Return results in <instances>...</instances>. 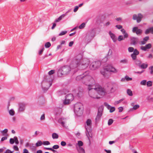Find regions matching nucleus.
I'll return each mask as SVG.
<instances>
[{
	"instance_id": "nucleus-64",
	"label": "nucleus",
	"mask_w": 153,
	"mask_h": 153,
	"mask_svg": "<svg viewBox=\"0 0 153 153\" xmlns=\"http://www.w3.org/2000/svg\"><path fill=\"white\" fill-rule=\"evenodd\" d=\"M74 44V42L73 41H71L70 42L69 44V46L70 47H71Z\"/></svg>"
},
{
	"instance_id": "nucleus-13",
	"label": "nucleus",
	"mask_w": 153,
	"mask_h": 153,
	"mask_svg": "<svg viewBox=\"0 0 153 153\" xmlns=\"http://www.w3.org/2000/svg\"><path fill=\"white\" fill-rule=\"evenodd\" d=\"M104 105L108 109L110 110V112L112 113L115 110V108L113 107H111L107 103L105 102L104 104Z\"/></svg>"
},
{
	"instance_id": "nucleus-25",
	"label": "nucleus",
	"mask_w": 153,
	"mask_h": 153,
	"mask_svg": "<svg viewBox=\"0 0 153 153\" xmlns=\"http://www.w3.org/2000/svg\"><path fill=\"white\" fill-rule=\"evenodd\" d=\"M52 137L53 138V139H57L59 137L58 134L55 133H53L52 134Z\"/></svg>"
},
{
	"instance_id": "nucleus-35",
	"label": "nucleus",
	"mask_w": 153,
	"mask_h": 153,
	"mask_svg": "<svg viewBox=\"0 0 153 153\" xmlns=\"http://www.w3.org/2000/svg\"><path fill=\"white\" fill-rule=\"evenodd\" d=\"M124 100V99H122L119 100L115 101L114 102V105H116L118 104L119 103L121 102L122 101Z\"/></svg>"
},
{
	"instance_id": "nucleus-53",
	"label": "nucleus",
	"mask_w": 153,
	"mask_h": 153,
	"mask_svg": "<svg viewBox=\"0 0 153 153\" xmlns=\"http://www.w3.org/2000/svg\"><path fill=\"white\" fill-rule=\"evenodd\" d=\"M13 148L14 150L16 151H18L19 150V149L18 147L16 146H13Z\"/></svg>"
},
{
	"instance_id": "nucleus-4",
	"label": "nucleus",
	"mask_w": 153,
	"mask_h": 153,
	"mask_svg": "<svg viewBox=\"0 0 153 153\" xmlns=\"http://www.w3.org/2000/svg\"><path fill=\"white\" fill-rule=\"evenodd\" d=\"M83 109V105L81 103H77L74 105V112L75 114L78 116H80L82 114Z\"/></svg>"
},
{
	"instance_id": "nucleus-21",
	"label": "nucleus",
	"mask_w": 153,
	"mask_h": 153,
	"mask_svg": "<svg viewBox=\"0 0 153 153\" xmlns=\"http://www.w3.org/2000/svg\"><path fill=\"white\" fill-rule=\"evenodd\" d=\"M65 16V14H62L58 18L56 19L55 20L56 22H58L62 20V18Z\"/></svg>"
},
{
	"instance_id": "nucleus-62",
	"label": "nucleus",
	"mask_w": 153,
	"mask_h": 153,
	"mask_svg": "<svg viewBox=\"0 0 153 153\" xmlns=\"http://www.w3.org/2000/svg\"><path fill=\"white\" fill-rule=\"evenodd\" d=\"M123 108L122 107H120L118 108L119 111L120 112H121L123 110Z\"/></svg>"
},
{
	"instance_id": "nucleus-22",
	"label": "nucleus",
	"mask_w": 153,
	"mask_h": 153,
	"mask_svg": "<svg viewBox=\"0 0 153 153\" xmlns=\"http://www.w3.org/2000/svg\"><path fill=\"white\" fill-rule=\"evenodd\" d=\"M83 145V142L81 141H78L76 145V146L81 147Z\"/></svg>"
},
{
	"instance_id": "nucleus-59",
	"label": "nucleus",
	"mask_w": 153,
	"mask_h": 153,
	"mask_svg": "<svg viewBox=\"0 0 153 153\" xmlns=\"http://www.w3.org/2000/svg\"><path fill=\"white\" fill-rule=\"evenodd\" d=\"M23 153H29L28 150L26 149H23Z\"/></svg>"
},
{
	"instance_id": "nucleus-51",
	"label": "nucleus",
	"mask_w": 153,
	"mask_h": 153,
	"mask_svg": "<svg viewBox=\"0 0 153 153\" xmlns=\"http://www.w3.org/2000/svg\"><path fill=\"white\" fill-rule=\"evenodd\" d=\"M51 85H50L49 86H48L47 87H45V84L44 82H43L42 83V86H43V88H45L47 90L49 88V87Z\"/></svg>"
},
{
	"instance_id": "nucleus-48",
	"label": "nucleus",
	"mask_w": 153,
	"mask_h": 153,
	"mask_svg": "<svg viewBox=\"0 0 153 153\" xmlns=\"http://www.w3.org/2000/svg\"><path fill=\"white\" fill-rule=\"evenodd\" d=\"M102 111H100L99 110L97 115L101 117V116H102Z\"/></svg>"
},
{
	"instance_id": "nucleus-31",
	"label": "nucleus",
	"mask_w": 153,
	"mask_h": 153,
	"mask_svg": "<svg viewBox=\"0 0 153 153\" xmlns=\"http://www.w3.org/2000/svg\"><path fill=\"white\" fill-rule=\"evenodd\" d=\"M8 131V130L7 129H5L3 131H1V133L3 135H4L5 134H6Z\"/></svg>"
},
{
	"instance_id": "nucleus-52",
	"label": "nucleus",
	"mask_w": 153,
	"mask_h": 153,
	"mask_svg": "<svg viewBox=\"0 0 153 153\" xmlns=\"http://www.w3.org/2000/svg\"><path fill=\"white\" fill-rule=\"evenodd\" d=\"M149 69L150 70V73L152 74L153 73V66H150Z\"/></svg>"
},
{
	"instance_id": "nucleus-6",
	"label": "nucleus",
	"mask_w": 153,
	"mask_h": 153,
	"mask_svg": "<svg viewBox=\"0 0 153 153\" xmlns=\"http://www.w3.org/2000/svg\"><path fill=\"white\" fill-rule=\"evenodd\" d=\"M92 125V122L91 120L88 119L85 124V128L87 132L88 133L91 131Z\"/></svg>"
},
{
	"instance_id": "nucleus-61",
	"label": "nucleus",
	"mask_w": 153,
	"mask_h": 153,
	"mask_svg": "<svg viewBox=\"0 0 153 153\" xmlns=\"http://www.w3.org/2000/svg\"><path fill=\"white\" fill-rule=\"evenodd\" d=\"M79 8V7L77 6H76L75 7L74 9V12H76L78 10Z\"/></svg>"
},
{
	"instance_id": "nucleus-29",
	"label": "nucleus",
	"mask_w": 153,
	"mask_h": 153,
	"mask_svg": "<svg viewBox=\"0 0 153 153\" xmlns=\"http://www.w3.org/2000/svg\"><path fill=\"white\" fill-rule=\"evenodd\" d=\"M125 38L122 35H120L118 36V40L119 41H120L121 40H123Z\"/></svg>"
},
{
	"instance_id": "nucleus-17",
	"label": "nucleus",
	"mask_w": 153,
	"mask_h": 153,
	"mask_svg": "<svg viewBox=\"0 0 153 153\" xmlns=\"http://www.w3.org/2000/svg\"><path fill=\"white\" fill-rule=\"evenodd\" d=\"M76 149L79 153H85L84 149L82 147L76 146Z\"/></svg>"
},
{
	"instance_id": "nucleus-3",
	"label": "nucleus",
	"mask_w": 153,
	"mask_h": 153,
	"mask_svg": "<svg viewBox=\"0 0 153 153\" xmlns=\"http://www.w3.org/2000/svg\"><path fill=\"white\" fill-rule=\"evenodd\" d=\"M90 63L89 61L86 59H81L78 60L76 62V64L80 68L84 69L86 68Z\"/></svg>"
},
{
	"instance_id": "nucleus-34",
	"label": "nucleus",
	"mask_w": 153,
	"mask_h": 153,
	"mask_svg": "<svg viewBox=\"0 0 153 153\" xmlns=\"http://www.w3.org/2000/svg\"><path fill=\"white\" fill-rule=\"evenodd\" d=\"M125 79L127 81H131L132 80V78H131L127 76H126L125 77Z\"/></svg>"
},
{
	"instance_id": "nucleus-43",
	"label": "nucleus",
	"mask_w": 153,
	"mask_h": 153,
	"mask_svg": "<svg viewBox=\"0 0 153 153\" xmlns=\"http://www.w3.org/2000/svg\"><path fill=\"white\" fill-rule=\"evenodd\" d=\"M139 105H134L133 107V109L134 110H136L139 107Z\"/></svg>"
},
{
	"instance_id": "nucleus-49",
	"label": "nucleus",
	"mask_w": 153,
	"mask_h": 153,
	"mask_svg": "<svg viewBox=\"0 0 153 153\" xmlns=\"http://www.w3.org/2000/svg\"><path fill=\"white\" fill-rule=\"evenodd\" d=\"M136 55H135L134 54L132 53L131 54V57L133 60H135L136 58Z\"/></svg>"
},
{
	"instance_id": "nucleus-30",
	"label": "nucleus",
	"mask_w": 153,
	"mask_h": 153,
	"mask_svg": "<svg viewBox=\"0 0 153 153\" xmlns=\"http://www.w3.org/2000/svg\"><path fill=\"white\" fill-rule=\"evenodd\" d=\"M51 46V44L49 42H46L45 44V47L46 48H48L50 47Z\"/></svg>"
},
{
	"instance_id": "nucleus-9",
	"label": "nucleus",
	"mask_w": 153,
	"mask_h": 153,
	"mask_svg": "<svg viewBox=\"0 0 153 153\" xmlns=\"http://www.w3.org/2000/svg\"><path fill=\"white\" fill-rule=\"evenodd\" d=\"M104 69L107 71L112 72L113 73H116L118 71L117 69L110 65L105 66L104 68Z\"/></svg>"
},
{
	"instance_id": "nucleus-56",
	"label": "nucleus",
	"mask_w": 153,
	"mask_h": 153,
	"mask_svg": "<svg viewBox=\"0 0 153 153\" xmlns=\"http://www.w3.org/2000/svg\"><path fill=\"white\" fill-rule=\"evenodd\" d=\"M44 48H43L41 50H40V51H39V55H41L42 54V52H43V51H44Z\"/></svg>"
},
{
	"instance_id": "nucleus-57",
	"label": "nucleus",
	"mask_w": 153,
	"mask_h": 153,
	"mask_svg": "<svg viewBox=\"0 0 153 153\" xmlns=\"http://www.w3.org/2000/svg\"><path fill=\"white\" fill-rule=\"evenodd\" d=\"M116 27L118 29H120L122 28V26L121 25H117L116 26Z\"/></svg>"
},
{
	"instance_id": "nucleus-24",
	"label": "nucleus",
	"mask_w": 153,
	"mask_h": 153,
	"mask_svg": "<svg viewBox=\"0 0 153 153\" xmlns=\"http://www.w3.org/2000/svg\"><path fill=\"white\" fill-rule=\"evenodd\" d=\"M120 62L121 63L125 64H126L128 62V60L127 59H122L120 60Z\"/></svg>"
},
{
	"instance_id": "nucleus-42",
	"label": "nucleus",
	"mask_w": 153,
	"mask_h": 153,
	"mask_svg": "<svg viewBox=\"0 0 153 153\" xmlns=\"http://www.w3.org/2000/svg\"><path fill=\"white\" fill-rule=\"evenodd\" d=\"M14 142L16 144H18L19 143V141L18 140L17 137H14Z\"/></svg>"
},
{
	"instance_id": "nucleus-32",
	"label": "nucleus",
	"mask_w": 153,
	"mask_h": 153,
	"mask_svg": "<svg viewBox=\"0 0 153 153\" xmlns=\"http://www.w3.org/2000/svg\"><path fill=\"white\" fill-rule=\"evenodd\" d=\"M85 23H83L79 26V28L80 29H82L85 27Z\"/></svg>"
},
{
	"instance_id": "nucleus-10",
	"label": "nucleus",
	"mask_w": 153,
	"mask_h": 153,
	"mask_svg": "<svg viewBox=\"0 0 153 153\" xmlns=\"http://www.w3.org/2000/svg\"><path fill=\"white\" fill-rule=\"evenodd\" d=\"M143 17V16L141 13H139L138 14V16L136 14H134L133 16V19L134 20H137V22L139 23L141 20L142 19Z\"/></svg>"
},
{
	"instance_id": "nucleus-20",
	"label": "nucleus",
	"mask_w": 153,
	"mask_h": 153,
	"mask_svg": "<svg viewBox=\"0 0 153 153\" xmlns=\"http://www.w3.org/2000/svg\"><path fill=\"white\" fill-rule=\"evenodd\" d=\"M150 32L152 33H153V27L147 29L145 31V33L147 34Z\"/></svg>"
},
{
	"instance_id": "nucleus-40",
	"label": "nucleus",
	"mask_w": 153,
	"mask_h": 153,
	"mask_svg": "<svg viewBox=\"0 0 153 153\" xmlns=\"http://www.w3.org/2000/svg\"><path fill=\"white\" fill-rule=\"evenodd\" d=\"M152 83L151 81H149L147 82V85L148 87L152 86Z\"/></svg>"
},
{
	"instance_id": "nucleus-63",
	"label": "nucleus",
	"mask_w": 153,
	"mask_h": 153,
	"mask_svg": "<svg viewBox=\"0 0 153 153\" xmlns=\"http://www.w3.org/2000/svg\"><path fill=\"white\" fill-rule=\"evenodd\" d=\"M100 117L98 115H97L96 118L95 120L96 121L99 120L100 118Z\"/></svg>"
},
{
	"instance_id": "nucleus-55",
	"label": "nucleus",
	"mask_w": 153,
	"mask_h": 153,
	"mask_svg": "<svg viewBox=\"0 0 153 153\" xmlns=\"http://www.w3.org/2000/svg\"><path fill=\"white\" fill-rule=\"evenodd\" d=\"M13 151H11L9 149L7 150L4 153H13Z\"/></svg>"
},
{
	"instance_id": "nucleus-28",
	"label": "nucleus",
	"mask_w": 153,
	"mask_h": 153,
	"mask_svg": "<svg viewBox=\"0 0 153 153\" xmlns=\"http://www.w3.org/2000/svg\"><path fill=\"white\" fill-rule=\"evenodd\" d=\"M127 92L128 94L130 96H132L133 95L132 91L129 89H128L127 90Z\"/></svg>"
},
{
	"instance_id": "nucleus-37",
	"label": "nucleus",
	"mask_w": 153,
	"mask_h": 153,
	"mask_svg": "<svg viewBox=\"0 0 153 153\" xmlns=\"http://www.w3.org/2000/svg\"><path fill=\"white\" fill-rule=\"evenodd\" d=\"M134 50V48L132 47H129L128 48V51L129 52H132Z\"/></svg>"
},
{
	"instance_id": "nucleus-7",
	"label": "nucleus",
	"mask_w": 153,
	"mask_h": 153,
	"mask_svg": "<svg viewBox=\"0 0 153 153\" xmlns=\"http://www.w3.org/2000/svg\"><path fill=\"white\" fill-rule=\"evenodd\" d=\"M101 65V63L100 61L94 62L91 63L90 65V68L92 70H95L99 68Z\"/></svg>"
},
{
	"instance_id": "nucleus-50",
	"label": "nucleus",
	"mask_w": 153,
	"mask_h": 153,
	"mask_svg": "<svg viewBox=\"0 0 153 153\" xmlns=\"http://www.w3.org/2000/svg\"><path fill=\"white\" fill-rule=\"evenodd\" d=\"M43 144L44 145H49L50 144V143L48 141H45L43 142Z\"/></svg>"
},
{
	"instance_id": "nucleus-18",
	"label": "nucleus",
	"mask_w": 153,
	"mask_h": 153,
	"mask_svg": "<svg viewBox=\"0 0 153 153\" xmlns=\"http://www.w3.org/2000/svg\"><path fill=\"white\" fill-rule=\"evenodd\" d=\"M121 31L122 33L123 34L124 36L123 37L125 39L127 38L128 37V34L126 32L125 30L123 29H122L121 30Z\"/></svg>"
},
{
	"instance_id": "nucleus-44",
	"label": "nucleus",
	"mask_w": 153,
	"mask_h": 153,
	"mask_svg": "<svg viewBox=\"0 0 153 153\" xmlns=\"http://www.w3.org/2000/svg\"><path fill=\"white\" fill-rule=\"evenodd\" d=\"M147 99L149 102L153 101V97H148L147 98Z\"/></svg>"
},
{
	"instance_id": "nucleus-26",
	"label": "nucleus",
	"mask_w": 153,
	"mask_h": 153,
	"mask_svg": "<svg viewBox=\"0 0 153 153\" xmlns=\"http://www.w3.org/2000/svg\"><path fill=\"white\" fill-rule=\"evenodd\" d=\"M10 114L11 116H13L15 114V111L14 110L12 109L9 111Z\"/></svg>"
},
{
	"instance_id": "nucleus-5",
	"label": "nucleus",
	"mask_w": 153,
	"mask_h": 153,
	"mask_svg": "<svg viewBox=\"0 0 153 153\" xmlns=\"http://www.w3.org/2000/svg\"><path fill=\"white\" fill-rule=\"evenodd\" d=\"M71 68L68 66H66L62 67L59 70L57 74L58 76H61L63 75L68 74L71 71Z\"/></svg>"
},
{
	"instance_id": "nucleus-39",
	"label": "nucleus",
	"mask_w": 153,
	"mask_h": 153,
	"mask_svg": "<svg viewBox=\"0 0 153 153\" xmlns=\"http://www.w3.org/2000/svg\"><path fill=\"white\" fill-rule=\"evenodd\" d=\"M67 33L66 31H62L59 34V36H61L65 35Z\"/></svg>"
},
{
	"instance_id": "nucleus-45",
	"label": "nucleus",
	"mask_w": 153,
	"mask_h": 153,
	"mask_svg": "<svg viewBox=\"0 0 153 153\" xmlns=\"http://www.w3.org/2000/svg\"><path fill=\"white\" fill-rule=\"evenodd\" d=\"M113 122V120L111 119H109L108 122V124L109 125H111Z\"/></svg>"
},
{
	"instance_id": "nucleus-14",
	"label": "nucleus",
	"mask_w": 153,
	"mask_h": 153,
	"mask_svg": "<svg viewBox=\"0 0 153 153\" xmlns=\"http://www.w3.org/2000/svg\"><path fill=\"white\" fill-rule=\"evenodd\" d=\"M67 120L65 118H61L59 119L58 122L60 123L62 126H64L65 124L67 123Z\"/></svg>"
},
{
	"instance_id": "nucleus-2",
	"label": "nucleus",
	"mask_w": 153,
	"mask_h": 153,
	"mask_svg": "<svg viewBox=\"0 0 153 153\" xmlns=\"http://www.w3.org/2000/svg\"><path fill=\"white\" fill-rule=\"evenodd\" d=\"M88 71L86 72L83 75L78 76L76 78L77 80H82V82L87 86L88 88L92 87L94 86L95 81L94 79L91 76L88 75Z\"/></svg>"
},
{
	"instance_id": "nucleus-15",
	"label": "nucleus",
	"mask_w": 153,
	"mask_h": 153,
	"mask_svg": "<svg viewBox=\"0 0 153 153\" xmlns=\"http://www.w3.org/2000/svg\"><path fill=\"white\" fill-rule=\"evenodd\" d=\"M152 47V45L150 43L146 45L145 46H142L140 47V49L144 51H146L147 49H150Z\"/></svg>"
},
{
	"instance_id": "nucleus-33",
	"label": "nucleus",
	"mask_w": 153,
	"mask_h": 153,
	"mask_svg": "<svg viewBox=\"0 0 153 153\" xmlns=\"http://www.w3.org/2000/svg\"><path fill=\"white\" fill-rule=\"evenodd\" d=\"M105 71L106 70H105L104 68L103 70H102L101 71V74L104 76H106V74Z\"/></svg>"
},
{
	"instance_id": "nucleus-54",
	"label": "nucleus",
	"mask_w": 153,
	"mask_h": 153,
	"mask_svg": "<svg viewBox=\"0 0 153 153\" xmlns=\"http://www.w3.org/2000/svg\"><path fill=\"white\" fill-rule=\"evenodd\" d=\"M59 146L58 145H55L53 146V149H57L59 148Z\"/></svg>"
},
{
	"instance_id": "nucleus-38",
	"label": "nucleus",
	"mask_w": 153,
	"mask_h": 153,
	"mask_svg": "<svg viewBox=\"0 0 153 153\" xmlns=\"http://www.w3.org/2000/svg\"><path fill=\"white\" fill-rule=\"evenodd\" d=\"M146 83V80H143L142 81L140 82V84L142 85H145Z\"/></svg>"
},
{
	"instance_id": "nucleus-11",
	"label": "nucleus",
	"mask_w": 153,
	"mask_h": 153,
	"mask_svg": "<svg viewBox=\"0 0 153 153\" xmlns=\"http://www.w3.org/2000/svg\"><path fill=\"white\" fill-rule=\"evenodd\" d=\"M25 108V105L23 103H20L19 104L18 111L19 112L23 111Z\"/></svg>"
},
{
	"instance_id": "nucleus-41",
	"label": "nucleus",
	"mask_w": 153,
	"mask_h": 153,
	"mask_svg": "<svg viewBox=\"0 0 153 153\" xmlns=\"http://www.w3.org/2000/svg\"><path fill=\"white\" fill-rule=\"evenodd\" d=\"M14 137L13 138H10V142L11 144H13L14 143Z\"/></svg>"
},
{
	"instance_id": "nucleus-23",
	"label": "nucleus",
	"mask_w": 153,
	"mask_h": 153,
	"mask_svg": "<svg viewBox=\"0 0 153 153\" xmlns=\"http://www.w3.org/2000/svg\"><path fill=\"white\" fill-rule=\"evenodd\" d=\"M148 66V64L146 63H143L140 66V67L143 69L146 68Z\"/></svg>"
},
{
	"instance_id": "nucleus-27",
	"label": "nucleus",
	"mask_w": 153,
	"mask_h": 153,
	"mask_svg": "<svg viewBox=\"0 0 153 153\" xmlns=\"http://www.w3.org/2000/svg\"><path fill=\"white\" fill-rule=\"evenodd\" d=\"M42 144V141L39 140L38 141L36 144V146L37 147L39 146H41Z\"/></svg>"
},
{
	"instance_id": "nucleus-47",
	"label": "nucleus",
	"mask_w": 153,
	"mask_h": 153,
	"mask_svg": "<svg viewBox=\"0 0 153 153\" xmlns=\"http://www.w3.org/2000/svg\"><path fill=\"white\" fill-rule=\"evenodd\" d=\"M45 119V114H42L40 117V120H44Z\"/></svg>"
},
{
	"instance_id": "nucleus-12",
	"label": "nucleus",
	"mask_w": 153,
	"mask_h": 153,
	"mask_svg": "<svg viewBox=\"0 0 153 153\" xmlns=\"http://www.w3.org/2000/svg\"><path fill=\"white\" fill-rule=\"evenodd\" d=\"M132 31L133 33H136L137 35L141 34L142 33V30L138 29L137 27H134L132 28Z\"/></svg>"
},
{
	"instance_id": "nucleus-16",
	"label": "nucleus",
	"mask_w": 153,
	"mask_h": 153,
	"mask_svg": "<svg viewBox=\"0 0 153 153\" xmlns=\"http://www.w3.org/2000/svg\"><path fill=\"white\" fill-rule=\"evenodd\" d=\"M138 41V39L136 38L131 37V43L133 45L137 44Z\"/></svg>"
},
{
	"instance_id": "nucleus-58",
	"label": "nucleus",
	"mask_w": 153,
	"mask_h": 153,
	"mask_svg": "<svg viewBox=\"0 0 153 153\" xmlns=\"http://www.w3.org/2000/svg\"><path fill=\"white\" fill-rule=\"evenodd\" d=\"M61 144L62 146H65L66 145V143L65 141H62L61 143Z\"/></svg>"
},
{
	"instance_id": "nucleus-1",
	"label": "nucleus",
	"mask_w": 153,
	"mask_h": 153,
	"mask_svg": "<svg viewBox=\"0 0 153 153\" xmlns=\"http://www.w3.org/2000/svg\"><path fill=\"white\" fill-rule=\"evenodd\" d=\"M88 89L89 96L94 99L100 98L106 94L113 92L115 90L113 87H111L110 91H108L99 85H95Z\"/></svg>"
},
{
	"instance_id": "nucleus-36",
	"label": "nucleus",
	"mask_w": 153,
	"mask_h": 153,
	"mask_svg": "<svg viewBox=\"0 0 153 153\" xmlns=\"http://www.w3.org/2000/svg\"><path fill=\"white\" fill-rule=\"evenodd\" d=\"M139 52L137 49H135L134 51L133 54L135 55H137L139 54Z\"/></svg>"
},
{
	"instance_id": "nucleus-60",
	"label": "nucleus",
	"mask_w": 153,
	"mask_h": 153,
	"mask_svg": "<svg viewBox=\"0 0 153 153\" xmlns=\"http://www.w3.org/2000/svg\"><path fill=\"white\" fill-rule=\"evenodd\" d=\"M136 64L138 65H140L141 63V62L139 60H137L136 61Z\"/></svg>"
},
{
	"instance_id": "nucleus-19",
	"label": "nucleus",
	"mask_w": 153,
	"mask_h": 153,
	"mask_svg": "<svg viewBox=\"0 0 153 153\" xmlns=\"http://www.w3.org/2000/svg\"><path fill=\"white\" fill-rule=\"evenodd\" d=\"M109 33L110 36L113 40V41L114 42H115L116 40V38L115 37L114 34L112 33L111 31H109Z\"/></svg>"
},
{
	"instance_id": "nucleus-8",
	"label": "nucleus",
	"mask_w": 153,
	"mask_h": 153,
	"mask_svg": "<svg viewBox=\"0 0 153 153\" xmlns=\"http://www.w3.org/2000/svg\"><path fill=\"white\" fill-rule=\"evenodd\" d=\"M73 99L72 94H68L66 96L65 99L63 102V103L65 105L68 104L73 100Z\"/></svg>"
},
{
	"instance_id": "nucleus-46",
	"label": "nucleus",
	"mask_w": 153,
	"mask_h": 153,
	"mask_svg": "<svg viewBox=\"0 0 153 153\" xmlns=\"http://www.w3.org/2000/svg\"><path fill=\"white\" fill-rule=\"evenodd\" d=\"M55 72V70H51L49 71L48 74L49 75H51L53 74Z\"/></svg>"
}]
</instances>
